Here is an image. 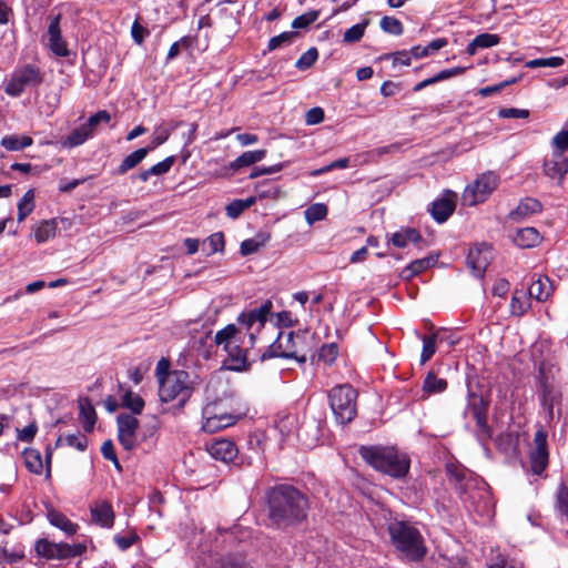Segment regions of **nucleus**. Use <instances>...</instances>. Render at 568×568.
I'll return each mask as SVG.
<instances>
[{
    "mask_svg": "<svg viewBox=\"0 0 568 568\" xmlns=\"http://www.w3.org/2000/svg\"><path fill=\"white\" fill-rule=\"evenodd\" d=\"M48 519L50 524L62 531H64L68 536H72L78 530V525L72 523L65 515L60 511L51 510L48 513Z\"/></svg>",
    "mask_w": 568,
    "mask_h": 568,
    "instance_id": "34",
    "label": "nucleus"
},
{
    "mask_svg": "<svg viewBox=\"0 0 568 568\" xmlns=\"http://www.w3.org/2000/svg\"><path fill=\"white\" fill-rule=\"evenodd\" d=\"M547 437V432L539 426L534 435V446L529 452L530 469L537 476L542 475L549 464Z\"/></svg>",
    "mask_w": 568,
    "mask_h": 568,
    "instance_id": "11",
    "label": "nucleus"
},
{
    "mask_svg": "<svg viewBox=\"0 0 568 568\" xmlns=\"http://www.w3.org/2000/svg\"><path fill=\"white\" fill-rule=\"evenodd\" d=\"M420 339L423 342L420 364H425L434 356L436 352L437 334L433 333L430 335H420Z\"/></svg>",
    "mask_w": 568,
    "mask_h": 568,
    "instance_id": "46",
    "label": "nucleus"
},
{
    "mask_svg": "<svg viewBox=\"0 0 568 568\" xmlns=\"http://www.w3.org/2000/svg\"><path fill=\"white\" fill-rule=\"evenodd\" d=\"M542 211V204L539 200L534 197L523 199L517 207L509 213V219L515 222H519L523 219L540 213Z\"/></svg>",
    "mask_w": 568,
    "mask_h": 568,
    "instance_id": "22",
    "label": "nucleus"
},
{
    "mask_svg": "<svg viewBox=\"0 0 568 568\" xmlns=\"http://www.w3.org/2000/svg\"><path fill=\"white\" fill-rule=\"evenodd\" d=\"M226 357L223 361L222 367L227 371L242 372L247 368V349L241 347L240 344L235 345V349H224Z\"/></svg>",
    "mask_w": 568,
    "mask_h": 568,
    "instance_id": "20",
    "label": "nucleus"
},
{
    "mask_svg": "<svg viewBox=\"0 0 568 568\" xmlns=\"http://www.w3.org/2000/svg\"><path fill=\"white\" fill-rule=\"evenodd\" d=\"M387 530L396 557L400 561L418 564L425 559L428 547L423 534L414 524L395 520L388 525Z\"/></svg>",
    "mask_w": 568,
    "mask_h": 568,
    "instance_id": "3",
    "label": "nucleus"
},
{
    "mask_svg": "<svg viewBox=\"0 0 568 568\" xmlns=\"http://www.w3.org/2000/svg\"><path fill=\"white\" fill-rule=\"evenodd\" d=\"M564 64V59L560 57H549V58H539L529 60L526 62L525 67L529 69L537 68H558Z\"/></svg>",
    "mask_w": 568,
    "mask_h": 568,
    "instance_id": "51",
    "label": "nucleus"
},
{
    "mask_svg": "<svg viewBox=\"0 0 568 568\" xmlns=\"http://www.w3.org/2000/svg\"><path fill=\"white\" fill-rule=\"evenodd\" d=\"M216 345H223L224 349H235V345L242 343L240 329L234 324H229L220 329L214 337Z\"/></svg>",
    "mask_w": 568,
    "mask_h": 568,
    "instance_id": "23",
    "label": "nucleus"
},
{
    "mask_svg": "<svg viewBox=\"0 0 568 568\" xmlns=\"http://www.w3.org/2000/svg\"><path fill=\"white\" fill-rule=\"evenodd\" d=\"M159 397L162 403L176 402L182 409L191 398L194 386L191 375L183 369H175L164 374L159 373Z\"/></svg>",
    "mask_w": 568,
    "mask_h": 568,
    "instance_id": "6",
    "label": "nucleus"
},
{
    "mask_svg": "<svg viewBox=\"0 0 568 568\" xmlns=\"http://www.w3.org/2000/svg\"><path fill=\"white\" fill-rule=\"evenodd\" d=\"M266 154L265 150H255L251 151V179L266 175V174H273L282 170V164H275L271 166H258L254 165L258 161H261Z\"/></svg>",
    "mask_w": 568,
    "mask_h": 568,
    "instance_id": "31",
    "label": "nucleus"
},
{
    "mask_svg": "<svg viewBox=\"0 0 568 568\" xmlns=\"http://www.w3.org/2000/svg\"><path fill=\"white\" fill-rule=\"evenodd\" d=\"M67 445L70 447H74L75 449L83 452L88 447V438L85 435H82L80 433L77 434H68L64 436H59V438L55 442V446H62Z\"/></svg>",
    "mask_w": 568,
    "mask_h": 568,
    "instance_id": "39",
    "label": "nucleus"
},
{
    "mask_svg": "<svg viewBox=\"0 0 568 568\" xmlns=\"http://www.w3.org/2000/svg\"><path fill=\"white\" fill-rule=\"evenodd\" d=\"M202 416H203V420H204L202 424V429L209 434H213L223 428H226V427L233 425L235 422V419L232 415L214 414L213 405L205 406L203 408Z\"/></svg>",
    "mask_w": 568,
    "mask_h": 568,
    "instance_id": "16",
    "label": "nucleus"
},
{
    "mask_svg": "<svg viewBox=\"0 0 568 568\" xmlns=\"http://www.w3.org/2000/svg\"><path fill=\"white\" fill-rule=\"evenodd\" d=\"M530 297L524 290H516L510 301V313L514 316H523L530 308Z\"/></svg>",
    "mask_w": 568,
    "mask_h": 568,
    "instance_id": "37",
    "label": "nucleus"
},
{
    "mask_svg": "<svg viewBox=\"0 0 568 568\" xmlns=\"http://www.w3.org/2000/svg\"><path fill=\"white\" fill-rule=\"evenodd\" d=\"M246 209H248V197L233 200L226 205V215L231 219H237Z\"/></svg>",
    "mask_w": 568,
    "mask_h": 568,
    "instance_id": "55",
    "label": "nucleus"
},
{
    "mask_svg": "<svg viewBox=\"0 0 568 568\" xmlns=\"http://www.w3.org/2000/svg\"><path fill=\"white\" fill-rule=\"evenodd\" d=\"M488 409L489 400L468 387L467 403L463 415L465 418L470 416L475 420L477 427L476 434L481 442H486L493 436V429L488 425Z\"/></svg>",
    "mask_w": 568,
    "mask_h": 568,
    "instance_id": "8",
    "label": "nucleus"
},
{
    "mask_svg": "<svg viewBox=\"0 0 568 568\" xmlns=\"http://www.w3.org/2000/svg\"><path fill=\"white\" fill-rule=\"evenodd\" d=\"M197 38H181L179 41H175L169 49L168 60H172L178 57L181 50H186L190 54H193V41Z\"/></svg>",
    "mask_w": 568,
    "mask_h": 568,
    "instance_id": "52",
    "label": "nucleus"
},
{
    "mask_svg": "<svg viewBox=\"0 0 568 568\" xmlns=\"http://www.w3.org/2000/svg\"><path fill=\"white\" fill-rule=\"evenodd\" d=\"M523 564L515 558H510L500 552L494 555L490 559L489 568H523Z\"/></svg>",
    "mask_w": 568,
    "mask_h": 568,
    "instance_id": "50",
    "label": "nucleus"
},
{
    "mask_svg": "<svg viewBox=\"0 0 568 568\" xmlns=\"http://www.w3.org/2000/svg\"><path fill=\"white\" fill-rule=\"evenodd\" d=\"M317 59L318 51L316 48L312 47L297 59L295 67L300 71H305L310 69L317 61Z\"/></svg>",
    "mask_w": 568,
    "mask_h": 568,
    "instance_id": "53",
    "label": "nucleus"
},
{
    "mask_svg": "<svg viewBox=\"0 0 568 568\" xmlns=\"http://www.w3.org/2000/svg\"><path fill=\"white\" fill-rule=\"evenodd\" d=\"M390 242L394 246L398 248L406 247L409 243L419 244L423 242V236L418 230L414 227H405L400 229L397 232L393 233L390 237Z\"/></svg>",
    "mask_w": 568,
    "mask_h": 568,
    "instance_id": "25",
    "label": "nucleus"
},
{
    "mask_svg": "<svg viewBox=\"0 0 568 568\" xmlns=\"http://www.w3.org/2000/svg\"><path fill=\"white\" fill-rule=\"evenodd\" d=\"M448 383L445 378H439L430 371L426 374L423 382L422 398L426 399L432 395L442 394L447 389Z\"/></svg>",
    "mask_w": 568,
    "mask_h": 568,
    "instance_id": "27",
    "label": "nucleus"
},
{
    "mask_svg": "<svg viewBox=\"0 0 568 568\" xmlns=\"http://www.w3.org/2000/svg\"><path fill=\"white\" fill-rule=\"evenodd\" d=\"M338 353L339 348L336 343L324 344L317 352V361L331 366L335 363Z\"/></svg>",
    "mask_w": 568,
    "mask_h": 568,
    "instance_id": "44",
    "label": "nucleus"
},
{
    "mask_svg": "<svg viewBox=\"0 0 568 568\" xmlns=\"http://www.w3.org/2000/svg\"><path fill=\"white\" fill-rule=\"evenodd\" d=\"M175 160H176L175 155H170V156L165 158L163 161L152 165L150 169L144 170V171L140 172L139 174L131 175V180L132 181L140 180L141 182H146L150 179V176H152V175L166 174L171 170L173 164L175 163Z\"/></svg>",
    "mask_w": 568,
    "mask_h": 568,
    "instance_id": "26",
    "label": "nucleus"
},
{
    "mask_svg": "<svg viewBox=\"0 0 568 568\" xmlns=\"http://www.w3.org/2000/svg\"><path fill=\"white\" fill-rule=\"evenodd\" d=\"M541 242V236L535 227L519 229L514 236V243L523 248H529L538 245Z\"/></svg>",
    "mask_w": 568,
    "mask_h": 568,
    "instance_id": "30",
    "label": "nucleus"
},
{
    "mask_svg": "<svg viewBox=\"0 0 568 568\" xmlns=\"http://www.w3.org/2000/svg\"><path fill=\"white\" fill-rule=\"evenodd\" d=\"M93 135V132L91 129L87 126L85 123L81 124L80 126L73 129L65 140L63 141V146L67 148H74L83 144L88 139H90Z\"/></svg>",
    "mask_w": 568,
    "mask_h": 568,
    "instance_id": "35",
    "label": "nucleus"
},
{
    "mask_svg": "<svg viewBox=\"0 0 568 568\" xmlns=\"http://www.w3.org/2000/svg\"><path fill=\"white\" fill-rule=\"evenodd\" d=\"M267 516L273 526L287 528L307 519L310 499L291 484H278L265 491Z\"/></svg>",
    "mask_w": 568,
    "mask_h": 568,
    "instance_id": "1",
    "label": "nucleus"
},
{
    "mask_svg": "<svg viewBox=\"0 0 568 568\" xmlns=\"http://www.w3.org/2000/svg\"><path fill=\"white\" fill-rule=\"evenodd\" d=\"M1 146L8 151H21L33 144V139L29 135L10 134L4 135L0 141Z\"/></svg>",
    "mask_w": 568,
    "mask_h": 568,
    "instance_id": "36",
    "label": "nucleus"
},
{
    "mask_svg": "<svg viewBox=\"0 0 568 568\" xmlns=\"http://www.w3.org/2000/svg\"><path fill=\"white\" fill-rule=\"evenodd\" d=\"M493 258V248L487 243L476 244L470 247L466 257L468 267L478 278L484 277L487 266Z\"/></svg>",
    "mask_w": 568,
    "mask_h": 568,
    "instance_id": "14",
    "label": "nucleus"
},
{
    "mask_svg": "<svg viewBox=\"0 0 568 568\" xmlns=\"http://www.w3.org/2000/svg\"><path fill=\"white\" fill-rule=\"evenodd\" d=\"M53 554L55 555L53 559H67L79 556L81 550L75 546L60 542L54 545Z\"/></svg>",
    "mask_w": 568,
    "mask_h": 568,
    "instance_id": "54",
    "label": "nucleus"
},
{
    "mask_svg": "<svg viewBox=\"0 0 568 568\" xmlns=\"http://www.w3.org/2000/svg\"><path fill=\"white\" fill-rule=\"evenodd\" d=\"M317 18H318V12H316V11L306 12V13H304L302 16L296 17L292 21V27L294 29H305L310 24L315 22L317 20Z\"/></svg>",
    "mask_w": 568,
    "mask_h": 568,
    "instance_id": "62",
    "label": "nucleus"
},
{
    "mask_svg": "<svg viewBox=\"0 0 568 568\" xmlns=\"http://www.w3.org/2000/svg\"><path fill=\"white\" fill-rule=\"evenodd\" d=\"M381 28L384 32L390 34H400L403 32L402 22L393 17H384L381 20Z\"/></svg>",
    "mask_w": 568,
    "mask_h": 568,
    "instance_id": "60",
    "label": "nucleus"
},
{
    "mask_svg": "<svg viewBox=\"0 0 568 568\" xmlns=\"http://www.w3.org/2000/svg\"><path fill=\"white\" fill-rule=\"evenodd\" d=\"M328 209L324 203H314L305 211V219L308 224L322 221L326 217Z\"/></svg>",
    "mask_w": 568,
    "mask_h": 568,
    "instance_id": "48",
    "label": "nucleus"
},
{
    "mask_svg": "<svg viewBox=\"0 0 568 568\" xmlns=\"http://www.w3.org/2000/svg\"><path fill=\"white\" fill-rule=\"evenodd\" d=\"M152 151V148H140L129 155H126L120 165L115 169L114 174L123 175L128 171L134 169L138 166L145 158L146 155Z\"/></svg>",
    "mask_w": 568,
    "mask_h": 568,
    "instance_id": "28",
    "label": "nucleus"
},
{
    "mask_svg": "<svg viewBox=\"0 0 568 568\" xmlns=\"http://www.w3.org/2000/svg\"><path fill=\"white\" fill-rule=\"evenodd\" d=\"M118 439L125 450H133L136 447V430L139 420L135 416L122 413L116 417Z\"/></svg>",
    "mask_w": 568,
    "mask_h": 568,
    "instance_id": "13",
    "label": "nucleus"
},
{
    "mask_svg": "<svg viewBox=\"0 0 568 568\" xmlns=\"http://www.w3.org/2000/svg\"><path fill=\"white\" fill-rule=\"evenodd\" d=\"M457 194L452 190H445L440 197L433 201L429 209L432 217L437 223L446 222L456 209Z\"/></svg>",
    "mask_w": 568,
    "mask_h": 568,
    "instance_id": "15",
    "label": "nucleus"
},
{
    "mask_svg": "<svg viewBox=\"0 0 568 568\" xmlns=\"http://www.w3.org/2000/svg\"><path fill=\"white\" fill-rule=\"evenodd\" d=\"M224 247V236L221 232L214 233L206 237L201 243V251L204 255L210 256L212 254L222 251Z\"/></svg>",
    "mask_w": 568,
    "mask_h": 568,
    "instance_id": "40",
    "label": "nucleus"
},
{
    "mask_svg": "<svg viewBox=\"0 0 568 568\" xmlns=\"http://www.w3.org/2000/svg\"><path fill=\"white\" fill-rule=\"evenodd\" d=\"M80 417L83 418V429L91 433L97 422L95 410L88 397L80 398L79 400Z\"/></svg>",
    "mask_w": 568,
    "mask_h": 568,
    "instance_id": "33",
    "label": "nucleus"
},
{
    "mask_svg": "<svg viewBox=\"0 0 568 568\" xmlns=\"http://www.w3.org/2000/svg\"><path fill=\"white\" fill-rule=\"evenodd\" d=\"M552 292V282L548 276L539 275L536 280H532L528 287L529 297L536 298L539 302L548 300Z\"/></svg>",
    "mask_w": 568,
    "mask_h": 568,
    "instance_id": "24",
    "label": "nucleus"
},
{
    "mask_svg": "<svg viewBox=\"0 0 568 568\" xmlns=\"http://www.w3.org/2000/svg\"><path fill=\"white\" fill-rule=\"evenodd\" d=\"M556 508L558 513L568 521V486L561 483L556 494Z\"/></svg>",
    "mask_w": 568,
    "mask_h": 568,
    "instance_id": "49",
    "label": "nucleus"
},
{
    "mask_svg": "<svg viewBox=\"0 0 568 568\" xmlns=\"http://www.w3.org/2000/svg\"><path fill=\"white\" fill-rule=\"evenodd\" d=\"M48 41L45 47L50 50V52L58 58H69L70 55H75L69 47L64 38H47Z\"/></svg>",
    "mask_w": 568,
    "mask_h": 568,
    "instance_id": "42",
    "label": "nucleus"
},
{
    "mask_svg": "<svg viewBox=\"0 0 568 568\" xmlns=\"http://www.w3.org/2000/svg\"><path fill=\"white\" fill-rule=\"evenodd\" d=\"M436 261L437 260L433 256L415 260L402 270L399 276L402 280L409 281L419 273L428 270Z\"/></svg>",
    "mask_w": 568,
    "mask_h": 568,
    "instance_id": "29",
    "label": "nucleus"
},
{
    "mask_svg": "<svg viewBox=\"0 0 568 568\" xmlns=\"http://www.w3.org/2000/svg\"><path fill=\"white\" fill-rule=\"evenodd\" d=\"M209 454L216 460L230 463L237 456V447L232 440L217 439L207 446Z\"/></svg>",
    "mask_w": 568,
    "mask_h": 568,
    "instance_id": "18",
    "label": "nucleus"
},
{
    "mask_svg": "<svg viewBox=\"0 0 568 568\" xmlns=\"http://www.w3.org/2000/svg\"><path fill=\"white\" fill-rule=\"evenodd\" d=\"M273 303L267 300L260 307L251 310V327L257 323L258 326H264L268 316L272 313Z\"/></svg>",
    "mask_w": 568,
    "mask_h": 568,
    "instance_id": "45",
    "label": "nucleus"
},
{
    "mask_svg": "<svg viewBox=\"0 0 568 568\" xmlns=\"http://www.w3.org/2000/svg\"><path fill=\"white\" fill-rule=\"evenodd\" d=\"M446 471L466 510L470 515L489 518L494 503L488 485L460 465L448 464Z\"/></svg>",
    "mask_w": 568,
    "mask_h": 568,
    "instance_id": "2",
    "label": "nucleus"
},
{
    "mask_svg": "<svg viewBox=\"0 0 568 568\" xmlns=\"http://www.w3.org/2000/svg\"><path fill=\"white\" fill-rule=\"evenodd\" d=\"M552 152H561L568 150V131L561 130L559 131L551 140Z\"/></svg>",
    "mask_w": 568,
    "mask_h": 568,
    "instance_id": "61",
    "label": "nucleus"
},
{
    "mask_svg": "<svg viewBox=\"0 0 568 568\" xmlns=\"http://www.w3.org/2000/svg\"><path fill=\"white\" fill-rule=\"evenodd\" d=\"M43 82L41 70L33 64L17 68L6 80L4 91L11 97H19L26 88H36Z\"/></svg>",
    "mask_w": 568,
    "mask_h": 568,
    "instance_id": "9",
    "label": "nucleus"
},
{
    "mask_svg": "<svg viewBox=\"0 0 568 568\" xmlns=\"http://www.w3.org/2000/svg\"><path fill=\"white\" fill-rule=\"evenodd\" d=\"M54 545V542H51L47 539H39L36 542L34 549L39 556L44 557L47 559H53V557L55 556L53 554Z\"/></svg>",
    "mask_w": 568,
    "mask_h": 568,
    "instance_id": "63",
    "label": "nucleus"
},
{
    "mask_svg": "<svg viewBox=\"0 0 568 568\" xmlns=\"http://www.w3.org/2000/svg\"><path fill=\"white\" fill-rule=\"evenodd\" d=\"M221 568H247L246 558L242 554H230L222 561Z\"/></svg>",
    "mask_w": 568,
    "mask_h": 568,
    "instance_id": "59",
    "label": "nucleus"
},
{
    "mask_svg": "<svg viewBox=\"0 0 568 568\" xmlns=\"http://www.w3.org/2000/svg\"><path fill=\"white\" fill-rule=\"evenodd\" d=\"M283 337H284V332L278 331L275 341L260 354L258 361L263 363L270 358H276V357L281 358L280 354L284 352Z\"/></svg>",
    "mask_w": 568,
    "mask_h": 568,
    "instance_id": "43",
    "label": "nucleus"
},
{
    "mask_svg": "<svg viewBox=\"0 0 568 568\" xmlns=\"http://www.w3.org/2000/svg\"><path fill=\"white\" fill-rule=\"evenodd\" d=\"M36 193L33 189L28 190L18 203V222H22L34 210Z\"/></svg>",
    "mask_w": 568,
    "mask_h": 568,
    "instance_id": "41",
    "label": "nucleus"
},
{
    "mask_svg": "<svg viewBox=\"0 0 568 568\" xmlns=\"http://www.w3.org/2000/svg\"><path fill=\"white\" fill-rule=\"evenodd\" d=\"M499 38H474L468 44L466 52L469 55H474L478 48H490L498 44Z\"/></svg>",
    "mask_w": 568,
    "mask_h": 568,
    "instance_id": "57",
    "label": "nucleus"
},
{
    "mask_svg": "<svg viewBox=\"0 0 568 568\" xmlns=\"http://www.w3.org/2000/svg\"><path fill=\"white\" fill-rule=\"evenodd\" d=\"M92 521L103 528H111L114 524V511L112 505L106 501H97L90 508Z\"/></svg>",
    "mask_w": 568,
    "mask_h": 568,
    "instance_id": "19",
    "label": "nucleus"
},
{
    "mask_svg": "<svg viewBox=\"0 0 568 568\" xmlns=\"http://www.w3.org/2000/svg\"><path fill=\"white\" fill-rule=\"evenodd\" d=\"M122 405L125 408H129L133 414H141L144 408L143 398L133 393L132 390H126L122 397Z\"/></svg>",
    "mask_w": 568,
    "mask_h": 568,
    "instance_id": "47",
    "label": "nucleus"
},
{
    "mask_svg": "<svg viewBox=\"0 0 568 568\" xmlns=\"http://www.w3.org/2000/svg\"><path fill=\"white\" fill-rule=\"evenodd\" d=\"M498 116L501 119H526L529 116V111L526 109L503 108L498 111Z\"/></svg>",
    "mask_w": 568,
    "mask_h": 568,
    "instance_id": "64",
    "label": "nucleus"
},
{
    "mask_svg": "<svg viewBox=\"0 0 568 568\" xmlns=\"http://www.w3.org/2000/svg\"><path fill=\"white\" fill-rule=\"evenodd\" d=\"M303 334L295 333V332H288L284 333L283 337V348L284 352L280 354L281 358L286 359H295L300 364H305L307 358L306 355H300L298 348H297V339L302 338Z\"/></svg>",
    "mask_w": 568,
    "mask_h": 568,
    "instance_id": "21",
    "label": "nucleus"
},
{
    "mask_svg": "<svg viewBox=\"0 0 568 568\" xmlns=\"http://www.w3.org/2000/svg\"><path fill=\"white\" fill-rule=\"evenodd\" d=\"M24 465L30 473L36 475L42 474L43 462L41 453L36 448H26L22 453Z\"/></svg>",
    "mask_w": 568,
    "mask_h": 568,
    "instance_id": "38",
    "label": "nucleus"
},
{
    "mask_svg": "<svg viewBox=\"0 0 568 568\" xmlns=\"http://www.w3.org/2000/svg\"><path fill=\"white\" fill-rule=\"evenodd\" d=\"M447 44L446 38H436L427 45H415L410 51H399L392 54L394 67L409 65L410 57L416 59L428 57L440 50Z\"/></svg>",
    "mask_w": 568,
    "mask_h": 568,
    "instance_id": "12",
    "label": "nucleus"
},
{
    "mask_svg": "<svg viewBox=\"0 0 568 568\" xmlns=\"http://www.w3.org/2000/svg\"><path fill=\"white\" fill-rule=\"evenodd\" d=\"M176 126L178 123L174 124L172 128H165L162 125L158 126L155 129V136L153 138L151 145H149L148 148H152V150H154L155 148L162 145L164 142L168 141L172 130H174Z\"/></svg>",
    "mask_w": 568,
    "mask_h": 568,
    "instance_id": "58",
    "label": "nucleus"
},
{
    "mask_svg": "<svg viewBox=\"0 0 568 568\" xmlns=\"http://www.w3.org/2000/svg\"><path fill=\"white\" fill-rule=\"evenodd\" d=\"M229 541H237L239 544H245L248 539V531L242 524H235L226 532Z\"/></svg>",
    "mask_w": 568,
    "mask_h": 568,
    "instance_id": "56",
    "label": "nucleus"
},
{
    "mask_svg": "<svg viewBox=\"0 0 568 568\" xmlns=\"http://www.w3.org/2000/svg\"><path fill=\"white\" fill-rule=\"evenodd\" d=\"M498 184L499 176L495 172L487 171L480 174L471 184L466 186L463 193L464 205L475 206L485 202Z\"/></svg>",
    "mask_w": 568,
    "mask_h": 568,
    "instance_id": "10",
    "label": "nucleus"
},
{
    "mask_svg": "<svg viewBox=\"0 0 568 568\" xmlns=\"http://www.w3.org/2000/svg\"><path fill=\"white\" fill-rule=\"evenodd\" d=\"M357 396L351 384L336 385L328 392L329 406L338 424L346 425L356 417Z\"/></svg>",
    "mask_w": 568,
    "mask_h": 568,
    "instance_id": "7",
    "label": "nucleus"
},
{
    "mask_svg": "<svg viewBox=\"0 0 568 568\" xmlns=\"http://www.w3.org/2000/svg\"><path fill=\"white\" fill-rule=\"evenodd\" d=\"M58 230V219L42 220L34 227V239L37 243L42 244L53 239Z\"/></svg>",
    "mask_w": 568,
    "mask_h": 568,
    "instance_id": "32",
    "label": "nucleus"
},
{
    "mask_svg": "<svg viewBox=\"0 0 568 568\" xmlns=\"http://www.w3.org/2000/svg\"><path fill=\"white\" fill-rule=\"evenodd\" d=\"M538 402L548 424L559 419L564 409V393L554 366L541 362L536 375Z\"/></svg>",
    "mask_w": 568,
    "mask_h": 568,
    "instance_id": "4",
    "label": "nucleus"
},
{
    "mask_svg": "<svg viewBox=\"0 0 568 568\" xmlns=\"http://www.w3.org/2000/svg\"><path fill=\"white\" fill-rule=\"evenodd\" d=\"M358 452L366 464L390 477L403 478L409 471V457L394 447L361 446Z\"/></svg>",
    "mask_w": 568,
    "mask_h": 568,
    "instance_id": "5",
    "label": "nucleus"
},
{
    "mask_svg": "<svg viewBox=\"0 0 568 568\" xmlns=\"http://www.w3.org/2000/svg\"><path fill=\"white\" fill-rule=\"evenodd\" d=\"M542 166L545 175L557 180V183L561 185L568 173V158L561 152H552L549 159H545Z\"/></svg>",
    "mask_w": 568,
    "mask_h": 568,
    "instance_id": "17",
    "label": "nucleus"
}]
</instances>
